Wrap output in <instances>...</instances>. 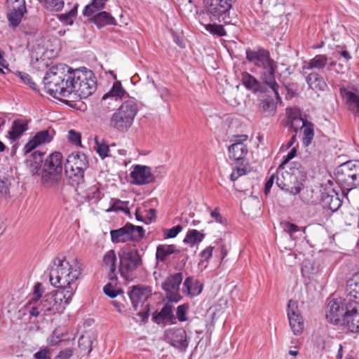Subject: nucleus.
Here are the masks:
<instances>
[{
    "label": "nucleus",
    "mask_w": 359,
    "mask_h": 359,
    "mask_svg": "<svg viewBox=\"0 0 359 359\" xmlns=\"http://www.w3.org/2000/svg\"><path fill=\"white\" fill-rule=\"evenodd\" d=\"M110 205V208L107 210V212L123 211L127 214L130 213L129 209L128 208V201H123L117 198H111Z\"/></svg>",
    "instance_id": "58836bf2"
},
{
    "label": "nucleus",
    "mask_w": 359,
    "mask_h": 359,
    "mask_svg": "<svg viewBox=\"0 0 359 359\" xmlns=\"http://www.w3.org/2000/svg\"><path fill=\"white\" fill-rule=\"evenodd\" d=\"M182 279V273L179 272L168 276L162 283V288L166 292V298L169 302L177 303L182 299L180 286Z\"/></svg>",
    "instance_id": "2eb2a0df"
},
{
    "label": "nucleus",
    "mask_w": 359,
    "mask_h": 359,
    "mask_svg": "<svg viewBox=\"0 0 359 359\" xmlns=\"http://www.w3.org/2000/svg\"><path fill=\"white\" fill-rule=\"evenodd\" d=\"M119 271L122 277L129 278L133 273L142 264V259L137 249L126 246L118 252Z\"/></svg>",
    "instance_id": "1a4fd4ad"
},
{
    "label": "nucleus",
    "mask_w": 359,
    "mask_h": 359,
    "mask_svg": "<svg viewBox=\"0 0 359 359\" xmlns=\"http://www.w3.org/2000/svg\"><path fill=\"white\" fill-rule=\"evenodd\" d=\"M137 105L134 100H128L116 110L110 118V126L124 133L131 127L137 113Z\"/></svg>",
    "instance_id": "39448f33"
},
{
    "label": "nucleus",
    "mask_w": 359,
    "mask_h": 359,
    "mask_svg": "<svg viewBox=\"0 0 359 359\" xmlns=\"http://www.w3.org/2000/svg\"><path fill=\"white\" fill-rule=\"evenodd\" d=\"M67 295L65 294V292L59 290L45 294L41 301L43 315L50 316L62 312L72 298L67 299Z\"/></svg>",
    "instance_id": "f8f14e48"
},
{
    "label": "nucleus",
    "mask_w": 359,
    "mask_h": 359,
    "mask_svg": "<svg viewBox=\"0 0 359 359\" xmlns=\"http://www.w3.org/2000/svg\"><path fill=\"white\" fill-rule=\"evenodd\" d=\"M29 313L30 316L34 317H37L39 316L41 313H43V310H42L41 308V302L39 303L37 305L32 306L29 308Z\"/></svg>",
    "instance_id": "680f3d73"
},
{
    "label": "nucleus",
    "mask_w": 359,
    "mask_h": 359,
    "mask_svg": "<svg viewBox=\"0 0 359 359\" xmlns=\"http://www.w3.org/2000/svg\"><path fill=\"white\" fill-rule=\"evenodd\" d=\"M297 149L293 147L290 151L284 157L283 161L279 165V168H283L285 164H287L291 159H292L297 155Z\"/></svg>",
    "instance_id": "052dcab7"
},
{
    "label": "nucleus",
    "mask_w": 359,
    "mask_h": 359,
    "mask_svg": "<svg viewBox=\"0 0 359 359\" xmlns=\"http://www.w3.org/2000/svg\"><path fill=\"white\" fill-rule=\"evenodd\" d=\"M224 24H208L205 25V29L206 31L210 32L212 35H216L217 36H224L226 35V32L224 28Z\"/></svg>",
    "instance_id": "a19ab883"
},
{
    "label": "nucleus",
    "mask_w": 359,
    "mask_h": 359,
    "mask_svg": "<svg viewBox=\"0 0 359 359\" xmlns=\"http://www.w3.org/2000/svg\"><path fill=\"white\" fill-rule=\"evenodd\" d=\"M260 107L263 111L266 112L269 115L273 114L276 109V104L271 99L262 100L260 103Z\"/></svg>",
    "instance_id": "49530a36"
},
{
    "label": "nucleus",
    "mask_w": 359,
    "mask_h": 359,
    "mask_svg": "<svg viewBox=\"0 0 359 359\" xmlns=\"http://www.w3.org/2000/svg\"><path fill=\"white\" fill-rule=\"evenodd\" d=\"M303 129L302 144L305 147L309 146L314 137V125L311 122H303L301 126Z\"/></svg>",
    "instance_id": "72a5a7b5"
},
{
    "label": "nucleus",
    "mask_w": 359,
    "mask_h": 359,
    "mask_svg": "<svg viewBox=\"0 0 359 359\" xmlns=\"http://www.w3.org/2000/svg\"><path fill=\"white\" fill-rule=\"evenodd\" d=\"M10 185L9 179L5 175H0V196H7L9 194Z\"/></svg>",
    "instance_id": "de8ad7c7"
},
{
    "label": "nucleus",
    "mask_w": 359,
    "mask_h": 359,
    "mask_svg": "<svg viewBox=\"0 0 359 359\" xmlns=\"http://www.w3.org/2000/svg\"><path fill=\"white\" fill-rule=\"evenodd\" d=\"M346 297L359 303V273L353 274L346 282Z\"/></svg>",
    "instance_id": "a878e982"
},
{
    "label": "nucleus",
    "mask_w": 359,
    "mask_h": 359,
    "mask_svg": "<svg viewBox=\"0 0 359 359\" xmlns=\"http://www.w3.org/2000/svg\"><path fill=\"white\" fill-rule=\"evenodd\" d=\"M81 264L76 263L71 265L65 258L56 257L49 273L50 284L62 290L67 295V299L72 297L76 288V281L81 273Z\"/></svg>",
    "instance_id": "f257e3e1"
},
{
    "label": "nucleus",
    "mask_w": 359,
    "mask_h": 359,
    "mask_svg": "<svg viewBox=\"0 0 359 359\" xmlns=\"http://www.w3.org/2000/svg\"><path fill=\"white\" fill-rule=\"evenodd\" d=\"M241 81L243 84L248 90L253 92H262L264 91L263 85L258 81L252 75L248 72L242 74Z\"/></svg>",
    "instance_id": "2f4dec72"
},
{
    "label": "nucleus",
    "mask_w": 359,
    "mask_h": 359,
    "mask_svg": "<svg viewBox=\"0 0 359 359\" xmlns=\"http://www.w3.org/2000/svg\"><path fill=\"white\" fill-rule=\"evenodd\" d=\"M107 0H93L92 2L87 5L83 11V14L85 16H91L93 13L104 8Z\"/></svg>",
    "instance_id": "4c0bfd02"
},
{
    "label": "nucleus",
    "mask_w": 359,
    "mask_h": 359,
    "mask_svg": "<svg viewBox=\"0 0 359 359\" xmlns=\"http://www.w3.org/2000/svg\"><path fill=\"white\" fill-rule=\"evenodd\" d=\"M26 12V6L23 1L21 2L20 5L13 6L10 12L7 13L9 26L12 28L18 27Z\"/></svg>",
    "instance_id": "4be33fe9"
},
{
    "label": "nucleus",
    "mask_w": 359,
    "mask_h": 359,
    "mask_svg": "<svg viewBox=\"0 0 359 359\" xmlns=\"http://www.w3.org/2000/svg\"><path fill=\"white\" fill-rule=\"evenodd\" d=\"M92 20L98 27L106 25H115V19L106 11H102L95 15Z\"/></svg>",
    "instance_id": "e433bc0d"
},
{
    "label": "nucleus",
    "mask_w": 359,
    "mask_h": 359,
    "mask_svg": "<svg viewBox=\"0 0 359 359\" xmlns=\"http://www.w3.org/2000/svg\"><path fill=\"white\" fill-rule=\"evenodd\" d=\"M334 175L343 192L356 188L359 186V161L352 160L341 163L335 169Z\"/></svg>",
    "instance_id": "423d86ee"
},
{
    "label": "nucleus",
    "mask_w": 359,
    "mask_h": 359,
    "mask_svg": "<svg viewBox=\"0 0 359 359\" xmlns=\"http://www.w3.org/2000/svg\"><path fill=\"white\" fill-rule=\"evenodd\" d=\"M182 230V226L180 224L163 230L165 238H173L176 237Z\"/></svg>",
    "instance_id": "3c124183"
},
{
    "label": "nucleus",
    "mask_w": 359,
    "mask_h": 359,
    "mask_svg": "<svg viewBox=\"0 0 359 359\" xmlns=\"http://www.w3.org/2000/svg\"><path fill=\"white\" fill-rule=\"evenodd\" d=\"M64 70V68H62ZM57 67L53 66L46 73L43 77V84L48 93L55 97H68L69 82L67 78L68 70L60 71Z\"/></svg>",
    "instance_id": "0eeeda50"
},
{
    "label": "nucleus",
    "mask_w": 359,
    "mask_h": 359,
    "mask_svg": "<svg viewBox=\"0 0 359 359\" xmlns=\"http://www.w3.org/2000/svg\"><path fill=\"white\" fill-rule=\"evenodd\" d=\"M66 79L69 82L68 96L74 93L81 99L87 98L97 88L96 77L91 70L86 67L73 69L69 67Z\"/></svg>",
    "instance_id": "7ed1b4c3"
},
{
    "label": "nucleus",
    "mask_w": 359,
    "mask_h": 359,
    "mask_svg": "<svg viewBox=\"0 0 359 359\" xmlns=\"http://www.w3.org/2000/svg\"><path fill=\"white\" fill-rule=\"evenodd\" d=\"M102 197V194L98 187H93L88 194V199L95 202L100 201Z\"/></svg>",
    "instance_id": "4d7b16f0"
},
{
    "label": "nucleus",
    "mask_w": 359,
    "mask_h": 359,
    "mask_svg": "<svg viewBox=\"0 0 359 359\" xmlns=\"http://www.w3.org/2000/svg\"><path fill=\"white\" fill-rule=\"evenodd\" d=\"M306 81L309 88L313 90H323L326 87V83L323 77L316 72H311L306 74Z\"/></svg>",
    "instance_id": "c756f323"
},
{
    "label": "nucleus",
    "mask_w": 359,
    "mask_h": 359,
    "mask_svg": "<svg viewBox=\"0 0 359 359\" xmlns=\"http://www.w3.org/2000/svg\"><path fill=\"white\" fill-rule=\"evenodd\" d=\"M349 313L344 318L343 325H346L351 332H359V303L353 301L349 306Z\"/></svg>",
    "instance_id": "aec40b11"
},
{
    "label": "nucleus",
    "mask_w": 359,
    "mask_h": 359,
    "mask_svg": "<svg viewBox=\"0 0 359 359\" xmlns=\"http://www.w3.org/2000/svg\"><path fill=\"white\" fill-rule=\"evenodd\" d=\"M283 227L284 231L289 233L290 238L292 239H294V233L300 231V229L297 225L288 222L283 223Z\"/></svg>",
    "instance_id": "603ef678"
},
{
    "label": "nucleus",
    "mask_w": 359,
    "mask_h": 359,
    "mask_svg": "<svg viewBox=\"0 0 359 359\" xmlns=\"http://www.w3.org/2000/svg\"><path fill=\"white\" fill-rule=\"evenodd\" d=\"M39 146L35 139L32 137L24 147L25 154H28L34 150L36 147Z\"/></svg>",
    "instance_id": "e2e57ef3"
},
{
    "label": "nucleus",
    "mask_w": 359,
    "mask_h": 359,
    "mask_svg": "<svg viewBox=\"0 0 359 359\" xmlns=\"http://www.w3.org/2000/svg\"><path fill=\"white\" fill-rule=\"evenodd\" d=\"M34 357L35 359H51L50 351L47 348L40 349L34 353Z\"/></svg>",
    "instance_id": "13d9d810"
},
{
    "label": "nucleus",
    "mask_w": 359,
    "mask_h": 359,
    "mask_svg": "<svg viewBox=\"0 0 359 359\" xmlns=\"http://www.w3.org/2000/svg\"><path fill=\"white\" fill-rule=\"evenodd\" d=\"M319 270L318 265L315 262L310 260H307L304 262V266L302 268V272L303 276H306L310 278L311 275L316 274Z\"/></svg>",
    "instance_id": "79ce46f5"
},
{
    "label": "nucleus",
    "mask_w": 359,
    "mask_h": 359,
    "mask_svg": "<svg viewBox=\"0 0 359 359\" xmlns=\"http://www.w3.org/2000/svg\"><path fill=\"white\" fill-rule=\"evenodd\" d=\"M248 147L245 144L236 142L232 143L228 147L229 158L236 163H243L248 154Z\"/></svg>",
    "instance_id": "b1692460"
},
{
    "label": "nucleus",
    "mask_w": 359,
    "mask_h": 359,
    "mask_svg": "<svg viewBox=\"0 0 359 359\" xmlns=\"http://www.w3.org/2000/svg\"><path fill=\"white\" fill-rule=\"evenodd\" d=\"M131 182L136 185H143L154 182L155 177L151 173V168L147 165H135L130 174Z\"/></svg>",
    "instance_id": "f3484780"
},
{
    "label": "nucleus",
    "mask_w": 359,
    "mask_h": 359,
    "mask_svg": "<svg viewBox=\"0 0 359 359\" xmlns=\"http://www.w3.org/2000/svg\"><path fill=\"white\" fill-rule=\"evenodd\" d=\"M73 354V351L71 348H66L61 351L55 359H69Z\"/></svg>",
    "instance_id": "69168bd1"
},
{
    "label": "nucleus",
    "mask_w": 359,
    "mask_h": 359,
    "mask_svg": "<svg viewBox=\"0 0 359 359\" xmlns=\"http://www.w3.org/2000/svg\"><path fill=\"white\" fill-rule=\"evenodd\" d=\"M320 204L323 209L335 212L341 207L342 201L334 189H325L320 194Z\"/></svg>",
    "instance_id": "6ab92c4d"
},
{
    "label": "nucleus",
    "mask_w": 359,
    "mask_h": 359,
    "mask_svg": "<svg viewBox=\"0 0 359 359\" xmlns=\"http://www.w3.org/2000/svg\"><path fill=\"white\" fill-rule=\"evenodd\" d=\"M184 292L188 295L194 297L198 295L202 291V285L195 281L193 277H187L183 283Z\"/></svg>",
    "instance_id": "473e14b6"
},
{
    "label": "nucleus",
    "mask_w": 359,
    "mask_h": 359,
    "mask_svg": "<svg viewBox=\"0 0 359 359\" xmlns=\"http://www.w3.org/2000/svg\"><path fill=\"white\" fill-rule=\"evenodd\" d=\"M39 145L49 143L53 140V136L48 130H43L36 133L33 137Z\"/></svg>",
    "instance_id": "c03bdc74"
},
{
    "label": "nucleus",
    "mask_w": 359,
    "mask_h": 359,
    "mask_svg": "<svg viewBox=\"0 0 359 359\" xmlns=\"http://www.w3.org/2000/svg\"><path fill=\"white\" fill-rule=\"evenodd\" d=\"M340 93L346 99L349 109L359 116V95L345 88L340 89Z\"/></svg>",
    "instance_id": "cd10ccee"
},
{
    "label": "nucleus",
    "mask_w": 359,
    "mask_h": 359,
    "mask_svg": "<svg viewBox=\"0 0 359 359\" xmlns=\"http://www.w3.org/2000/svg\"><path fill=\"white\" fill-rule=\"evenodd\" d=\"M353 303L350 297L332 299L326 306V319L333 324L343 325L344 318L349 313V306Z\"/></svg>",
    "instance_id": "9b49d317"
},
{
    "label": "nucleus",
    "mask_w": 359,
    "mask_h": 359,
    "mask_svg": "<svg viewBox=\"0 0 359 359\" xmlns=\"http://www.w3.org/2000/svg\"><path fill=\"white\" fill-rule=\"evenodd\" d=\"M68 140L69 141L76 146L81 145V134L74 130H70L68 133Z\"/></svg>",
    "instance_id": "5fc2aeb1"
},
{
    "label": "nucleus",
    "mask_w": 359,
    "mask_h": 359,
    "mask_svg": "<svg viewBox=\"0 0 359 359\" xmlns=\"http://www.w3.org/2000/svg\"><path fill=\"white\" fill-rule=\"evenodd\" d=\"M213 248V247L209 246L204 249L200 254L201 258L208 261L212 257Z\"/></svg>",
    "instance_id": "338daca9"
},
{
    "label": "nucleus",
    "mask_w": 359,
    "mask_h": 359,
    "mask_svg": "<svg viewBox=\"0 0 359 359\" xmlns=\"http://www.w3.org/2000/svg\"><path fill=\"white\" fill-rule=\"evenodd\" d=\"M27 130V121L24 119H16L13 121L11 128L8 133V137L12 141H16Z\"/></svg>",
    "instance_id": "bb28decb"
},
{
    "label": "nucleus",
    "mask_w": 359,
    "mask_h": 359,
    "mask_svg": "<svg viewBox=\"0 0 359 359\" xmlns=\"http://www.w3.org/2000/svg\"><path fill=\"white\" fill-rule=\"evenodd\" d=\"M287 311L292 332L296 335L300 334L304 329V320L299 312L297 302L290 299L287 303Z\"/></svg>",
    "instance_id": "dca6fc26"
},
{
    "label": "nucleus",
    "mask_w": 359,
    "mask_h": 359,
    "mask_svg": "<svg viewBox=\"0 0 359 359\" xmlns=\"http://www.w3.org/2000/svg\"><path fill=\"white\" fill-rule=\"evenodd\" d=\"M303 122H307V121L304 120L302 118H294L291 121L290 127L293 129L295 133H297L298 130L301 128V126H302Z\"/></svg>",
    "instance_id": "bf43d9fd"
},
{
    "label": "nucleus",
    "mask_w": 359,
    "mask_h": 359,
    "mask_svg": "<svg viewBox=\"0 0 359 359\" xmlns=\"http://www.w3.org/2000/svg\"><path fill=\"white\" fill-rule=\"evenodd\" d=\"M233 0H203L204 13L210 21H218L224 25L233 24L230 16Z\"/></svg>",
    "instance_id": "6e6552de"
},
{
    "label": "nucleus",
    "mask_w": 359,
    "mask_h": 359,
    "mask_svg": "<svg viewBox=\"0 0 359 359\" xmlns=\"http://www.w3.org/2000/svg\"><path fill=\"white\" fill-rule=\"evenodd\" d=\"M205 236V233L203 232L198 231L196 229H191L187 231L183 243L193 247L195 245L199 244L204 239Z\"/></svg>",
    "instance_id": "f704fd0d"
},
{
    "label": "nucleus",
    "mask_w": 359,
    "mask_h": 359,
    "mask_svg": "<svg viewBox=\"0 0 359 359\" xmlns=\"http://www.w3.org/2000/svg\"><path fill=\"white\" fill-rule=\"evenodd\" d=\"M150 290L144 287L135 286L133 290L128 292V295L133 306L137 310L140 304L143 306L144 302L150 296Z\"/></svg>",
    "instance_id": "412c9836"
},
{
    "label": "nucleus",
    "mask_w": 359,
    "mask_h": 359,
    "mask_svg": "<svg viewBox=\"0 0 359 359\" xmlns=\"http://www.w3.org/2000/svg\"><path fill=\"white\" fill-rule=\"evenodd\" d=\"M103 292L107 296L114 298L118 296L121 290H116L111 283H108L104 287Z\"/></svg>",
    "instance_id": "6e6d98bb"
},
{
    "label": "nucleus",
    "mask_w": 359,
    "mask_h": 359,
    "mask_svg": "<svg viewBox=\"0 0 359 359\" xmlns=\"http://www.w3.org/2000/svg\"><path fill=\"white\" fill-rule=\"evenodd\" d=\"M246 173L244 168L236 167L231 174L230 178L232 181L236 180L240 176H242Z\"/></svg>",
    "instance_id": "0e129e2a"
},
{
    "label": "nucleus",
    "mask_w": 359,
    "mask_h": 359,
    "mask_svg": "<svg viewBox=\"0 0 359 359\" xmlns=\"http://www.w3.org/2000/svg\"><path fill=\"white\" fill-rule=\"evenodd\" d=\"M125 93L126 90L123 88L121 83L117 81L114 83L109 91L103 95L102 100H105L108 98L116 100L121 99Z\"/></svg>",
    "instance_id": "c9c22d12"
},
{
    "label": "nucleus",
    "mask_w": 359,
    "mask_h": 359,
    "mask_svg": "<svg viewBox=\"0 0 359 359\" xmlns=\"http://www.w3.org/2000/svg\"><path fill=\"white\" fill-rule=\"evenodd\" d=\"M245 53L247 60L259 69L264 83L272 90L276 98L280 100V97L278 90L279 86L275 81L277 63L271 57L270 53L264 48L257 50L248 48Z\"/></svg>",
    "instance_id": "f03ea898"
},
{
    "label": "nucleus",
    "mask_w": 359,
    "mask_h": 359,
    "mask_svg": "<svg viewBox=\"0 0 359 359\" xmlns=\"http://www.w3.org/2000/svg\"><path fill=\"white\" fill-rule=\"evenodd\" d=\"M175 317L172 313V306L166 304L161 309L160 312L155 313L153 316L152 320L157 324H160L163 320H168L172 322Z\"/></svg>",
    "instance_id": "7c9ffc66"
},
{
    "label": "nucleus",
    "mask_w": 359,
    "mask_h": 359,
    "mask_svg": "<svg viewBox=\"0 0 359 359\" xmlns=\"http://www.w3.org/2000/svg\"><path fill=\"white\" fill-rule=\"evenodd\" d=\"M103 262L107 266H109L110 274L114 275L116 269V255L115 251L114 250L108 251L104 256Z\"/></svg>",
    "instance_id": "ea45409f"
},
{
    "label": "nucleus",
    "mask_w": 359,
    "mask_h": 359,
    "mask_svg": "<svg viewBox=\"0 0 359 359\" xmlns=\"http://www.w3.org/2000/svg\"><path fill=\"white\" fill-rule=\"evenodd\" d=\"M327 62V57L325 55H317L309 62H305L302 69L304 74H307V70L313 69H322Z\"/></svg>",
    "instance_id": "c85d7f7f"
},
{
    "label": "nucleus",
    "mask_w": 359,
    "mask_h": 359,
    "mask_svg": "<svg viewBox=\"0 0 359 359\" xmlns=\"http://www.w3.org/2000/svg\"><path fill=\"white\" fill-rule=\"evenodd\" d=\"M43 293V287L42 283H37L34 286V297L30 300V304L37 302L42 296Z\"/></svg>",
    "instance_id": "864d4df0"
},
{
    "label": "nucleus",
    "mask_w": 359,
    "mask_h": 359,
    "mask_svg": "<svg viewBox=\"0 0 359 359\" xmlns=\"http://www.w3.org/2000/svg\"><path fill=\"white\" fill-rule=\"evenodd\" d=\"M44 153L34 151L25 161L27 168L32 175H40L42 170L43 156Z\"/></svg>",
    "instance_id": "5701e85b"
},
{
    "label": "nucleus",
    "mask_w": 359,
    "mask_h": 359,
    "mask_svg": "<svg viewBox=\"0 0 359 359\" xmlns=\"http://www.w3.org/2000/svg\"><path fill=\"white\" fill-rule=\"evenodd\" d=\"M188 309H189V304H182V305H180L177 306L176 313H177V318L179 321L184 322V321L187 320V318L186 316H187Z\"/></svg>",
    "instance_id": "8fccbe9b"
},
{
    "label": "nucleus",
    "mask_w": 359,
    "mask_h": 359,
    "mask_svg": "<svg viewBox=\"0 0 359 359\" xmlns=\"http://www.w3.org/2000/svg\"><path fill=\"white\" fill-rule=\"evenodd\" d=\"M44 6L49 11H59L64 6L62 0H41Z\"/></svg>",
    "instance_id": "a18cd8bd"
},
{
    "label": "nucleus",
    "mask_w": 359,
    "mask_h": 359,
    "mask_svg": "<svg viewBox=\"0 0 359 359\" xmlns=\"http://www.w3.org/2000/svg\"><path fill=\"white\" fill-rule=\"evenodd\" d=\"M167 341L175 348L184 351L188 346L187 332L183 328H172L165 331Z\"/></svg>",
    "instance_id": "a211bd4d"
},
{
    "label": "nucleus",
    "mask_w": 359,
    "mask_h": 359,
    "mask_svg": "<svg viewBox=\"0 0 359 359\" xmlns=\"http://www.w3.org/2000/svg\"><path fill=\"white\" fill-rule=\"evenodd\" d=\"M86 156L80 152H74L68 156L65 164V171L67 177L79 185L84 182V170L88 168Z\"/></svg>",
    "instance_id": "9d476101"
},
{
    "label": "nucleus",
    "mask_w": 359,
    "mask_h": 359,
    "mask_svg": "<svg viewBox=\"0 0 359 359\" xmlns=\"http://www.w3.org/2000/svg\"><path fill=\"white\" fill-rule=\"evenodd\" d=\"M95 150L99 156L104 159L109 156V148L108 144H105L104 140L100 141L96 137L95 138Z\"/></svg>",
    "instance_id": "37998d69"
},
{
    "label": "nucleus",
    "mask_w": 359,
    "mask_h": 359,
    "mask_svg": "<svg viewBox=\"0 0 359 359\" xmlns=\"http://www.w3.org/2000/svg\"><path fill=\"white\" fill-rule=\"evenodd\" d=\"M179 252L175 245L160 244L156 247V264L166 263L168 257L172 254Z\"/></svg>",
    "instance_id": "393cba45"
},
{
    "label": "nucleus",
    "mask_w": 359,
    "mask_h": 359,
    "mask_svg": "<svg viewBox=\"0 0 359 359\" xmlns=\"http://www.w3.org/2000/svg\"><path fill=\"white\" fill-rule=\"evenodd\" d=\"M62 155L60 152H53L46 159L42 171L41 182L48 187H62Z\"/></svg>",
    "instance_id": "20e7f679"
},
{
    "label": "nucleus",
    "mask_w": 359,
    "mask_h": 359,
    "mask_svg": "<svg viewBox=\"0 0 359 359\" xmlns=\"http://www.w3.org/2000/svg\"><path fill=\"white\" fill-rule=\"evenodd\" d=\"M137 315L141 317V321L142 322H146L147 321L149 313V304H147L144 306V311H140L138 312Z\"/></svg>",
    "instance_id": "774afa93"
},
{
    "label": "nucleus",
    "mask_w": 359,
    "mask_h": 359,
    "mask_svg": "<svg viewBox=\"0 0 359 359\" xmlns=\"http://www.w3.org/2000/svg\"><path fill=\"white\" fill-rule=\"evenodd\" d=\"M277 186L285 192L297 195L300 192L299 182L295 175L283 171V167L277 169L276 172Z\"/></svg>",
    "instance_id": "4468645a"
},
{
    "label": "nucleus",
    "mask_w": 359,
    "mask_h": 359,
    "mask_svg": "<svg viewBox=\"0 0 359 359\" xmlns=\"http://www.w3.org/2000/svg\"><path fill=\"white\" fill-rule=\"evenodd\" d=\"M142 226L127 223L123 227L110 231L111 241L114 243L128 241L138 242L144 236Z\"/></svg>",
    "instance_id": "ddd939ff"
},
{
    "label": "nucleus",
    "mask_w": 359,
    "mask_h": 359,
    "mask_svg": "<svg viewBox=\"0 0 359 359\" xmlns=\"http://www.w3.org/2000/svg\"><path fill=\"white\" fill-rule=\"evenodd\" d=\"M15 74L19 76L22 82H24L25 84H27L30 88L34 90H37L36 84L32 81L31 76L27 73L17 72Z\"/></svg>",
    "instance_id": "09e8293b"
}]
</instances>
